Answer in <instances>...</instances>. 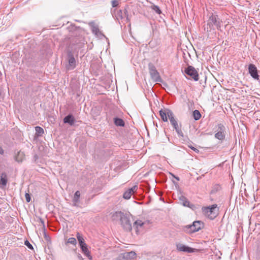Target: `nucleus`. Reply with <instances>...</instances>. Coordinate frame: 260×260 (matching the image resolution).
<instances>
[{
  "label": "nucleus",
  "mask_w": 260,
  "mask_h": 260,
  "mask_svg": "<svg viewBox=\"0 0 260 260\" xmlns=\"http://www.w3.org/2000/svg\"><path fill=\"white\" fill-rule=\"evenodd\" d=\"M191 149H192V150H193L194 151H198V150L196 148H195L194 147H190Z\"/></svg>",
  "instance_id": "2f4dec72"
},
{
  "label": "nucleus",
  "mask_w": 260,
  "mask_h": 260,
  "mask_svg": "<svg viewBox=\"0 0 260 260\" xmlns=\"http://www.w3.org/2000/svg\"><path fill=\"white\" fill-rule=\"evenodd\" d=\"M181 200L182 201V204L183 206H186V207H190L189 206V202L186 200V199L183 197H182Z\"/></svg>",
  "instance_id": "b1692460"
},
{
  "label": "nucleus",
  "mask_w": 260,
  "mask_h": 260,
  "mask_svg": "<svg viewBox=\"0 0 260 260\" xmlns=\"http://www.w3.org/2000/svg\"><path fill=\"white\" fill-rule=\"evenodd\" d=\"M151 78L155 82L159 81L160 79L158 72L155 69H151L150 70Z\"/></svg>",
  "instance_id": "f8f14e48"
},
{
  "label": "nucleus",
  "mask_w": 260,
  "mask_h": 260,
  "mask_svg": "<svg viewBox=\"0 0 260 260\" xmlns=\"http://www.w3.org/2000/svg\"><path fill=\"white\" fill-rule=\"evenodd\" d=\"M25 198L26 201L27 203H29L30 201V195L29 193H26L25 194Z\"/></svg>",
  "instance_id": "a878e982"
},
{
  "label": "nucleus",
  "mask_w": 260,
  "mask_h": 260,
  "mask_svg": "<svg viewBox=\"0 0 260 260\" xmlns=\"http://www.w3.org/2000/svg\"><path fill=\"white\" fill-rule=\"evenodd\" d=\"M26 245H27L29 248H32V245L29 243L28 241H26L25 242Z\"/></svg>",
  "instance_id": "c85d7f7f"
},
{
  "label": "nucleus",
  "mask_w": 260,
  "mask_h": 260,
  "mask_svg": "<svg viewBox=\"0 0 260 260\" xmlns=\"http://www.w3.org/2000/svg\"><path fill=\"white\" fill-rule=\"evenodd\" d=\"M137 189V186H134L131 188L128 189L126 191L124 192L123 195V198L125 199L128 200L131 198L132 195L136 191Z\"/></svg>",
  "instance_id": "9d476101"
},
{
  "label": "nucleus",
  "mask_w": 260,
  "mask_h": 260,
  "mask_svg": "<svg viewBox=\"0 0 260 260\" xmlns=\"http://www.w3.org/2000/svg\"><path fill=\"white\" fill-rule=\"evenodd\" d=\"M80 196V193L79 191H77L74 197L73 201L75 203H77L79 201V199Z\"/></svg>",
  "instance_id": "4be33fe9"
},
{
  "label": "nucleus",
  "mask_w": 260,
  "mask_h": 260,
  "mask_svg": "<svg viewBox=\"0 0 260 260\" xmlns=\"http://www.w3.org/2000/svg\"><path fill=\"white\" fill-rule=\"evenodd\" d=\"M169 113H173L171 110L169 109L161 110L159 111V114L164 121H167L168 118H169Z\"/></svg>",
  "instance_id": "9b49d317"
},
{
  "label": "nucleus",
  "mask_w": 260,
  "mask_h": 260,
  "mask_svg": "<svg viewBox=\"0 0 260 260\" xmlns=\"http://www.w3.org/2000/svg\"><path fill=\"white\" fill-rule=\"evenodd\" d=\"M121 225L127 230H132V225L130 222L129 216L128 214L122 213L120 218Z\"/></svg>",
  "instance_id": "7ed1b4c3"
},
{
  "label": "nucleus",
  "mask_w": 260,
  "mask_h": 260,
  "mask_svg": "<svg viewBox=\"0 0 260 260\" xmlns=\"http://www.w3.org/2000/svg\"><path fill=\"white\" fill-rule=\"evenodd\" d=\"M121 211H116L113 213L111 215V218L112 220H116L118 219H120V217L122 214Z\"/></svg>",
  "instance_id": "dca6fc26"
},
{
  "label": "nucleus",
  "mask_w": 260,
  "mask_h": 260,
  "mask_svg": "<svg viewBox=\"0 0 260 260\" xmlns=\"http://www.w3.org/2000/svg\"><path fill=\"white\" fill-rule=\"evenodd\" d=\"M111 3L113 7H116L118 5V2L117 0H113Z\"/></svg>",
  "instance_id": "bb28decb"
},
{
  "label": "nucleus",
  "mask_w": 260,
  "mask_h": 260,
  "mask_svg": "<svg viewBox=\"0 0 260 260\" xmlns=\"http://www.w3.org/2000/svg\"><path fill=\"white\" fill-rule=\"evenodd\" d=\"M4 151L2 147L0 146V154H3Z\"/></svg>",
  "instance_id": "c756f323"
},
{
  "label": "nucleus",
  "mask_w": 260,
  "mask_h": 260,
  "mask_svg": "<svg viewBox=\"0 0 260 260\" xmlns=\"http://www.w3.org/2000/svg\"><path fill=\"white\" fill-rule=\"evenodd\" d=\"M202 210L203 213L211 219H214L218 215V209L216 204L209 207H204Z\"/></svg>",
  "instance_id": "f257e3e1"
},
{
  "label": "nucleus",
  "mask_w": 260,
  "mask_h": 260,
  "mask_svg": "<svg viewBox=\"0 0 260 260\" xmlns=\"http://www.w3.org/2000/svg\"><path fill=\"white\" fill-rule=\"evenodd\" d=\"M63 122L65 123H68L70 124L71 125H72L74 123L75 119L72 115H69L64 118Z\"/></svg>",
  "instance_id": "4468645a"
},
{
  "label": "nucleus",
  "mask_w": 260,
  "mask_h": 260,
  "mask_svg": "<svg viewBox=\"0 0 260 260\" xmlns=\"http://www.w3.org/2000/svg\"><path fill=\"white\" fill-rule=\"evenodd\" d=\"M248 70L249 74L253 78L255 79H258L257 70L256 67L254 64H249L248 67Z\"/></svg>",
  "instance_id": "1a4fd4ad"
},
{
  "label": "nucleus",
  "mask_w": 260,
  "mask_h": 260,
  "mask_svg": "<svg viewBox=\"0 0 260 260\" xmlns=\"http://www.w3.org/2000/svg\"><path fill=\"white\" fill-rule=\"evenodd\" d=\"M193 116L196 120H199L201 117V114L199 111L196 110L193 112Z\"/></svg>",
  "instance_id": "aec40b11"
},
{
  "label": "nucleus",
  "mask_w": 260,
  "mask_h": 260,
  "mask_svg": "<svg viewBox=\"0 0 260 260\" xmlns=\"http://www.w3.org/2000/svg\"><path fill=\"white\" fill-rule=\"evenodd\" d=\"M136 253L134 251H131L129 252H126L123 254V257L127 259H130L136 257Z\"/></svg>",
  "instance_id": "2eb2a0df"
},
{
  "label": "nucleus",
  "mask_w": 260,
  "mask_h": 260,
  "mask_svg": "<svg viewBox=\"0 0 260 260\" xmlns=\"http://www.w3.org/2000/svg\"><path fill=\"white\" fill-rule=\"evenodd\" d=\"M68 243H70L73 245H76L77 244L76 239L75 238H70L67 241Z\"/></svg>",
  "instance_id": "393cba45"
},
{
  "label": "nucleus",
  "mask_w": 260,
  "mask_h": 260,
  "mask_svg": "<svg viewBox=\"0 0 260 260\" xmlns=\"http://www.w3.org/2000/svg\"><path fill=\"white\" fill-rule=\"evenodd\" d=\"M35 129H36V133L39 136H41V135H42L44 133L43 129L42 127H40V126H36L35 127Z\"/></svg>",
  "instance_id": "5701e85b"
},
{
  "label": "nucleus",
  "mask_w": 260,
  "mask_h": 260,
  "mask_svg": "<svg viewBox=\"0 0 260 260\" xmlns=\"http://www.w3.org/2000/svg\"><path fill=\"white\" fill-rule=\"evenodd\" d=\"M170 174L173 177H174L175 178H176L177 179V181H179V179L178 177H175L173 174L170 173Z\"/></svg>",
  "instance_id": "7c9ffc66"
},
{
  "label": "nucleus",
  "mask_w": 260,
  "mask_h": 260,
  "mask_svg": "<svg viewBox=\"0 0 260 260\" xmlns=\"http://www.w3.org/2000/svg\"><path fill=\"white\" fill-rule=\"evenodd\" d=\"M146 221H143L140 219L137 220L134 222L133 226L137 234L143 229L144 225L146 224Z\"/></svg>",
  "instance_id": "0eeeda50"
},
{
  "label": "nucleus",
  "mask_w": 260,
  "mask_h": 260,
  "mask_svg": "<svg viewBox=\"0 0 260 260\" xmlns=\"http://www.w3.org/2000/svg\"><path fill=\"white\" fill-rule=\"evenodd\" d=\"M169 113V119H170V121L172 125L173 126L174 128L176 130V131L179 133V127H178V123L174 117L173 113Z\"/></svg>",
  "instance_id": "ddd939ff"
},
{
  "label": "nucleus",
  "mask_w": 260,
  "mask_h": 260,
  "mask_svg": "<svg viewBox=\"0 0 260 260\" xmlns=\"http://www.w3.org/2000/svg\"><path fill=\"white\" fill-rule=\"evenodd\" d=\"M216 138L219 140H223L224 138V134L222 132H218L215 135Z\"/></svg>",
  "instance_id": "412c9836"
},
{
  "label": "nucleus",
  "mask_w": 260,
  "mask_h": 260,
  "mask_svg": "<svg viewBox=\"0 0 260 260\" xmlns=\"http://www.w3.org/2000/svg\"><path fill=\"white\" fill-rule=\"evenodd\" d=\"M176 247L178 251L181 252H186L188 253H193L198 251V250L195 248L186 246L182 243L176 244Z\"/></svg>",
  "instance_id": "423d86ee"
},
{
  "label": "nucleus",
  "mask_w": 260,
  "mask_h": 260,
  "mask_svg": "<svg viewBox=\"0 0 260 260\" xmlns=\"http://www.w3.org/2000/svg\"><path fill=\"white\" fill-rule=\"evenodd\" d=\"M7 183V175L5 174H2L0 180V184L3 186L6 185Z\"/></svg>",
  "instance_id": "a211bd4d"
},
{
  "label": "nucleus",
  "mask_w": 260,
  "mask_h": 260,
  "mask_svg": "<svg viewBox=\"0 0 260 260\" xmlns=\"http://www.w3.org/2000/svg\"><path fill=\"white\" fill-rule=\"evenodd\" d=\"M114 123L117 126H123L124 125V122L122 119L120 118H115Z\"/></svg>",
  "instance_id": "6ab92c4d"
},
{
  "label": "nucleus",
  "mask_w": 260,
  "mask_h": 260,
  "mask_svg": "<svg viewBox=\"0 0 260 260\" xmlns=\"http://www.w3.org/2000/svg\"><path fill=\"white\" fill-rule=\"evenodd\" d=\"M25 158V155L23 152L19 151L15 156V160L18 162H21Z\"/></svg>",
  "instance_id": "f3484780"
},
{
  "label": "nucleus",
  "mask_w": 260,
  "mask_h": 260,
  "mask_svg": "<svg viewBox=\"0 0 260 260\" xmlns=\"http://www.w3.org/2000/svg\"><path fill=\"white\" fill-rule=\"evenodd\" d=\"M153 9L157 13H158V14L161 13V11L157 6H154L153 7Z\"/></svg>",
  "instance_id": "cd10ccee"
},
{
  "label": "nucleus",
  "mask_w": 260,
  "mask_h": 260,
  "mask_svg": "<svg viewBox=\"0 0 260 260\" xmlns=\"http://www.w3.org/2000/svg\"><path fill=\"white\" fill-rule=\"evenodd\" d=\"M76 237L83 252L85 255L88 257L89 259H91V256L90 255V251L88 249L87 245L85 242L84 239L79 233H77Z\"/></svg>",
  "instance_id": "f03ea898"
},
{
  "label": "nucleus",
  "mask_w": 260,
  "mask_h": 260,
  "mask_svg": "<svg viewBox=\"0 0 260 260\" xmlns=\"http://www.w3.org/2000/svg\"><path fill=\"white\" fill-rule=\"evenodd\" d=\"M76 66V60L72 55H70L68 57V64L67 66L68 70H73Z\"/></svg>",
  "instance_id": "6e6552de"
},
{
  "label": "nucleus",
  "mask_w": 260,
  "mask_h": 260,
  "mask_svg": "<svg viewBox=\"0 0 260 260\" xmlns=\"http://www.w3.org/2000/svg\"><path fill=\"white\" fill-rule=\"evenodd\" d=\"M185 73L188 76H190L194 80H199V77L198 73L193 67L189 66L185 70Z\"/></svg>",
  "instance_id": "39448f33"
},
{
  "label": "nucleus",
  "mask_w": 260,
  "mask_h": 260,
  "mask_svg": "<svg viewBox=\"0 0 260 260\" xmlns=\"http://www.w3.org/2000/svg\"><path fill=\"white\" fill-rule=\"evenodd\" d=\"M203 227V223L200 221H196L192 225H188L186 226L188 232L194 233L201 230Z\"/></svg>",
  "instance_id": "20e7f679"
}]
</instances>
